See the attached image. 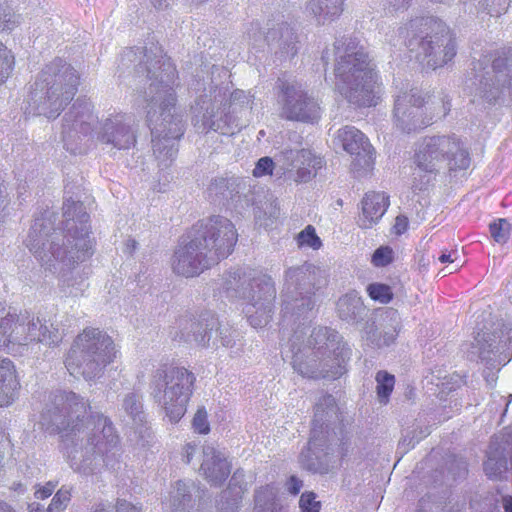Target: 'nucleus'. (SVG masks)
<instances>
[{"mask_svg": "<svg viewBox=\"0 0 512 512\" xmlns=\"http://www.w3.org/2000/svg\"><path fill=\"white\" fill-rule=\"evenodd\" d=\"M327 285L324 270L311 263L288 268L284 273L281 291V317L285 327L299 323L289 340L294 370L303 377L311 379H336L345 372L348 349L341 341V336L328 327L314 328L304 341L305 327H301L311 317L316 306V293Z\"/></svg>", "mask_w": 512, "mask_h": 512, "instance_id": "1", "label": "nucleus"}, {"mask_svg": "<svg viewBox=\"0 0 512 512\" xmlns=\"http://www.w3.org/2000/svg\"><path fill=\"white\" fill-rule=\"evenodd\" d=\"M84 397L72 391L55 394L40 417L41 426L59 434L67 462L74 472L90 476L119 463V436L107 417L91 413Z\"/></svg>", "mask_w": 512, "mask_h": 512, "instance_id": "2", "label": "nucleus"}, {"mask_svg": "<svg viewBox=\"0 0 512 512\" xmlns=\"http://www.w3.org/2000/svg\"><path fill=\"white\" fill-rule=\"evenodd\" d=\"M142 54L146 61H140L139 67L147 71V77L152 81L145 93L147 122L151 129L153 154L159 170L164 172L176 158V140L184 134L183 113L176 105L174 90L177 71L169 58L161 56L152 60L140 49H126L121 61L132 62L141 59Z\"/></svg>", "mask_w": 512, "mask_h": 512, "instance_id": "3", "label": "nucleus"}, {"mask_svg": "<svg viewBox=\"0 0 512 512\" xmlns=\"http://www.w3.org/2000/svg\"><path fill=\"white\" fill-rule=\"evenodd\" d=\"M54 218L50 211L35 218L25 240L26 247L41 265L54 271L60 265L70 268L90 258L93 245L89 237V214L84 205L71 199L64 202L62 229L54 227Z\"/></svg>", "mask_w": 512, "mask_h": 512, "instance_id": "4", "label": "nucleus"}, {"mask_svg": "<svg viewBox=\"0 0 512 512\" xmlns=\"http://www.w3.org/2000/svg\"><path fill=\"white\" fill-rule=\"evenodd\" d=\"M335 57V88L355 107L376 106L382 94V83L376 65L365 48L353 37L336 39L333 44Z\"/></svg>", "mask_w": 512, "mask_h": 512, "instance_id": "5", "label": "nucleus"}, {"mask_svg": "<svg viewBox=\"0 0 512 512\" xmlns=\"http://www.w3.org/2000/svg\"><path fill=\"white\" fill-rule=\"evenodd\" d=\"M92 133L100 143L118 150H128L136 143L130 116L110 114L99 123L93 113L92 103L86 99H77L64 117L62 139L66 149L76 153V148L72 147L74 137Z\"/></svg>", "mask_w": 512, "mask_h": 512, "instance_id": "6", "label": "nucleus"}, {"mask_svg": "<svg viewBox=\"0 0 512 512\" xmlns=\"http://www.w3.org/2000/svg\"><path fill=\"white\" fill-rule=\"evenodd\" d=\"M252 109V99L243 90H236L228 98L223 88L210 85L198 96L191 107L192 123L200 131L213 130L222 135H233L245 126Z\"/></svg>", "mask_w": 512, "mask_h": 512, "instance_id": "7", "label": "nucleus"}, {"mask_svg": "<svg viewBox=\"0 0 512 512\" xmlns=\"http://www.w3.org/2000/svg\"><path fill=\"white\" fill-rule=\"evenodd\" d=\"M415 168L412 173L413 191H425L443 169L465 170L470 165V156L464 143L456 135L425 137L416 146Z\"/></svg>", "mask_w": 512, "mask_h": 512, "instance_id": "8", "label": "nucleus"}, {"mask_svg": "<svg viewBox=\"0 0 512 512\" xmlns=\"http://www.w3.org/2000/svg\"><path fill=\"white\" fill-rule=\"evenodd\" d=\"M220 286L228 298L247 300L243 312L252 327L269 323L276 297L270 276L253 269L232 268L223 274Z\"/></svg>", "mask_w": 512, "mask_h": 512, "instance_id": "9", "label": "nucleus"}, {"mask_svg": "<svg viewBox=\"0 0 512 512\" xmlns=\"http://www.w3.org/2000/svg\"><path fill=\"white\" fill-rule=\"evenodd\" d=\"M78 72L63 59L56 58L39 74L29 98V114L56 118L74 98Z\"/></svg>", "mask_w": 512, "mask_h": 512, "instance_id": "10", "label": "nucleus"}, {"mask_svg": "<svg viewBox=\"0 0 512 512\" xmlns=\"http://www.w3.org/2000/svg\"><path fill=\"white\" fill-rule=\"evenodd\" d=\"M117 353L113 339L105 331L88 327L74 339L65 359V367L74 377L95 380L114 362Z\"/></svg>", "mask_w": 512, "mask_h": 512, "instance_id": "11", "label": "nucleus"}, {"mask_svg": "<svg viewBox=\"0 0 512 512\" xmlns=\"http://www.w3.org/2000/svg\"><path fill=\"white\" fill-rule=\"evenodd\" d=\"M64 336V330L54 323L43 324L38 316L29 312L17 314L10 308H0V350L17 354L28 345L37 341L47 345H58Z\"/></svg>", "mask_w": 512, "mask_h": 512, "instance_id": "12", "label": "nucleus"}, {"mask_svg": "<svg viewBox=\"0 0 512 512\" xmlns=\"http://www.w3.org/2000/svg\"><path fill=\"white\" fill-rule=\"evenodd\" d=\"M338 408L332 395L322 396L315 406L311 436L307 449L299 456L302 467L310 472L328 474L337 466L330 445V424L338 419Z\"/></svg>", "mask_w": 512, "mask_h": 512, "instance_id": "13", "label": "nucleus"}, {"mask_svg": "<svg viewBox=\"0 0 512 512\" xmlns=\"http://www.w3.org/2000/svg\"><path fill=\"white\" fill-rule=\"evenodd\" d=\"M464 87L472 102L494 103L512 88V52H502L491 64L487 56L473 62Z\"/></svg>", "mask_w": 512, "mask_h": 512, "instance_id": "14", "label": "nucleus"}, {"mask_svg": "<svg viewBox=\"0 0 512 512\" xmlns=\"http://www.w3.org/2000/svg\"><path fill=\"white\" fill-rule=\"evenodd\" d=\"M195 376L184 367L161 366L152 375L151 395L172 423L186 413L193 393Z\"/></svg>", "mask_w": 512, "mask_h": 512, "instance_id": "15", "label": "nucleus"}, {"mask_svg": "<svg viewBox=\"0 0 512 512\" xmlns=\"http://www.w3.org/2000/svg\"><path fill=\"white\" fill-rule=\"evenodd\" d=\"M410 27H423L430 31L425 36L413 35L407 44L411 51H416L418 61L427 67H441L456 55L455 40L444 23L432 18H421L411 21Z\"/></svg>", "mask_w": 512, "mask_h": 512, "instance_id": "16", "label": "nucleus"}, {"mask_svg": "<svg viewBox=\"0 0 512 512\" xmlns=\"http://www.w3.org/2000/svg\"><path fill=\"white\" fill-rule=\"evenodd\" d=\"M322 165V158L315 156L310 150L285 149L276 157V162L268 156L260 158L252 174L256 178L271 176L278 167L281 175L290 174L289 177L295 182L306 183L315 176L316 170Z\"/></svg>", "mask_w": 512, "mask_h": 512, "instance_id": "17", "label": "nucleus"}, {"mask_svg": "<svg viewBox=\"0 0 512 512\" xmlns=\"http://www.w3.org/2000/svg\"><path fill=\"white\" fill-rule=\"evenodd\" d=\"M190 234L216 264L232 253L238 239L234 224L223 216L198 221Z\"/></svg>", "mask_w": 512, "mask_h": 512, "instance_id": "18", "label": "nucleus"}, {"mask_svg": "<svg viewBox=\"0 0 512 512\" xmlns=\"http://www.w3.org/2000/svg\"><path fill=\"white\" fill-rule=\"evenodd\" d=\"M277 104L281 118L289 121L314 123L320 118L318 101L296 81L279 79Z\"/></svg>", "mask_w": 512, "mask_h": 512, "instance_id": "19", "label": "nucleus"}, {"mask_svg": "<svg viewBox=\"0 0 512 512\" xmlns=\"http://www.w3.org/2000/svg\"><path fill=\"white\" fill-rule=\"evenodd\" d=\"M247 37L254 47L267 44L279 59L292 58L298 51L297 36L283 16L268 20L264 30L259 23H251Z\"/></svg>", "mask_w": 512, "mask_h": 512, "instance_id": "20", "label": "nucleus"}, {"mask_svg": "<svg viewBox=\"0 0 512 512\" xmlns=\"http://www.w3.org/2000/svg\"><path fill=\"white\" fill-rule=\"evenodd\" d=\"M424 98L417 88L400 90L395 96L393 121L395 127L405 133L423 129L432 123L431 116H424Z\"/></svg>", "mask_w": 512, "mask_h": 512, "instance_id": "21", "label": "nucleus"}, {"mask_svg": "<svg viewBox=\"0 0 512 512\" xmlns=\"http://www.w3.org/2000/svg\"><path fill=\"white\" fill-rule=\"evenodd\" d=\"M189 241L179 245L172 257L173 271L184 277H195L216 265L213 259L189 234Z\"/></svg>", "mask_w": 512, "mask_h": 512, "instance_id": "22", "label": "nucleus"}, {"mask_svg": "<svg viewBox=\"0 0 512 512\" xmlns=\"http://www.w3.org/2000/svg\"><path fill=\"white\" fill-rule=\"evenodd\" d=\"M336 141L355 159L353 169L369 171L373 165V149L368 138L354 126H345L337 131Z\"/></svg>", "mask_w": 512, "mask_h": 512, "instance_id": "23", "label": "nucleus"}, {"mask_svg": "<svg viewBox=\"0 0 512 512\" xmlns=\"http://www.w3.org/2000/svg\"><path fill=\"white\" fill-rule=\"evenodd\" d=\"M512 465V435L500 433L495 435L487 451L484 471L491 479H502L508 471V460Z\"/></svg>", "mask_w": 512, "mask_h": 512, "instance_id": "24", "label": "nucleus"}, {"mask_svg": "<svg viewBox=\"0 0 512 512\" xmlns=\"http://www.w3.org/2000/svg\"><path fill=\"white\" fill-rule=\"evenodd\" d=\"M496 326L491 335L478 332L475 337L474 348L477 349L479 357L487 363L492 360L490 354H503L504 348L512 343V322H498Z\"/></svg>", "mask_w": 512, "mask_h": 512, "instance_id": "25", "label": "nucleus"}, {"mask_svg": "<svg viewBox=\"0 0 512 512\" xmlns=\"http://www.w3.org/2000/svg\"><path fill=\"white\" fill-rule=\"evenodd\" d=\"M400 320L396 310H387L379 325H376L375 322L366 324L362 332V338L377 347L389 346L395 341L399 333Z\"/></svg>", "mask_w": 512, "mask_h": 512, "instance_id": "26", "label": "nucleus"}, {"mask_svg": "<svg viewBox=\"0 0 512 512\" xmlns=\"http://www.w3.org/2000/svg\"><path fill=\"white\" fill-rule=\"evenodd\" d=\"M215 325L216 321L214 318H211L205 324L200 321L181 318L177 322V327H174L170 334L175 341L195 342L198 346L208 347L210 346L212 331Z\"/></svg>", "mask_w": 512, "mask_h": 512, "instance_id": "27", "label": "nucleus"}, {"mask_svg": "<svg viewBox=\"0 0 512 512\" xmlns=\"http://www.w3.org/2000/svg\"><path fill=\"white\" fill-rule=\"evenodd\" d=\"M230 470V463L223 452L212 445L203 447V461L200 472L210 484L221 485L228 478Z\"/></svg>", "mask_w": 512, "mask_h": 512, "instance_id": "28", "label": "nucleus"}, {"mask_svg": "<svg viewBox=\"0 0 512 512\" xmlns=\"http://www.w3.org/2000/svg\"><path fill=\"white\" fill-rule=\"evenodd\" d=\"M389 207V197L384 192H368L361 201L362 212L357 224L361 229L376 225Z\"/></svg>", "mask_w": 512, "mask_h": 512, "instance_id": "29", "label": "nucleus"}, {"mask_svg": "<svg viewBox=\"0 0 512 512\" xmlns=\"http://www.w3.org/2000/svg\"><path fill=\"white\" fill-rule=\"evenodd\" d=\"M19 382L16 378L13 362L8 359L0 360V407L8 406L15 398Z\"/></svg>", "mask_w": 512, "mask_h": 512, "instance_id": "30", "label": "nucleus"}, {"mask_svg": "<svg viewBox=\"0 0 512 512\" xmlns=\"http://www.w3.org/2000/svg\"><path fill=\"white\" fill-rule=\"evenodd\" d=\"M345 0H308L306 10L312 14L318 23L331 22L343 12Z\"/></svg>", "mask_w": 512, "mask_h": 512, "instance_id": "31", "label": "nucleus"}, {"mask_svg": "<svg viewBox=\"0 0 512 512\" xmlns=\"http://www.w3.org/2000/svg\"><path fill=\"white\" fill-rule=\"evenodd\" d=\"M337 312L342 320L348 323H356L363 319L366 308L358 293L350 292L338 300Z\"/></svg>", "mask_w": 512, "mask_h": 512, "instance_id": "32", "label": "nucleus"}, {"mask_svg": "<svg viewBox=\"0 0 512 512\" xmlns=\"http://www.w3.org/2000/svg\"><path fill=\"white\" fill-rule=\"evenodd\" d=\"M192 484L178 481L164 502L166 512H190Z\"/></svg>", "mask_w": 512, "mask_h": 512, "instance_id": "33", "label": "nucleus"}, {"mask_svg": "<svg viewBox=\"0 0 512 512\" xmlns=\"http://www.w3.org/2000/svg\"><path fill=\"white\" fill-rule=\"evenodd\" d=\"M241 477L242 474L239 471L233 474L228 489L222 492L218 508L219 512H237L239 501L246 490L240 484Z\"/></svg>", "mask_w": 512, "mask_h": 512, "instance_id": "34", "label": "nucleus"}, {"mask_svg": "<svg viewBox=\"0 0 512 512\" xmlns=\"http://www.w3.org/2000/svg\"><path fill=\"white\" fill-rule=\"evenodd\" d=\"M59 287L62 296L77 298L83 295L87 285L79 271H69L62 274Z\"/></svg>", "mask_w": 512, "mask_h": 512, "instance_id": "35", "label": "nucleus"}, {"mask_svg": "<svg viewBox=\"0 0 512 512\" xmlns=\"http://www.w3.org/2000/svg\"><path fill=\"white\" fill-rule=\"evenodd\" d=\"M122 409L137 426L142 425L146 419L143 411L142 398L134 392L126 394L122 400Z\"/></svg>", "mask_w": 512, "mask_h": 512, "instance_id": "36", "label": "nucleus"}, {"mask_svg": "<svg viewBox=\"0 0 512 512\" xmlns=\"http://www.w3.org/2000/svg\"><path fill=\"white\" fill-rule=\"evenodd\" d=\"M214 320L216 321V325L212 331L210 345L216 347L221 345L227 348L233 347L235 344L236 331L229 326L220 325L217 319L214 318Z\"/></svg>", "mask_w": 512, "mask_h": 512, "instance_id": "37", "label": "nucleus"}, {"mask_svg": "<svg viewBox=\"0 0 512 512\" xmlns=\"http://www.w3.org/2000/svg\"><path fill=\"white\" fill-rule=\"evenodd\" d=\"M377 397L382 404L389 401V397L394 389V375L386 371H378L375 376Z\"/></svg>", "mask_w": 512, "mask_h": 512, "instance_id": "38", "label": "nucleus"}, {"mask_svg": "<svg viewBox=\"0 0 512 512\" xmlns=\"http://www.w3.org/2000/svg\"><path fill=\"white\" fill-rule=\"evenodd\" d=\"M511 223L505 218H499L489 224L491 237L498 244H505L510 238Z\"/></svg>", "mask_w": 512, "mask_h": 512, "instance_id": "39", "label": "nucleus"}, {"mask_svg": "<svg viewBox=\"0 0 512 512\" xmlns=\"http://www.w3.org/2000/svg\"><path fill=\"white\" fill-rule=\"evenodd\" d=\"M14 67L15 56L13 52L0 42V84L10 77Z\"/></svg>", "mask_w": 512, "mask_h": 512, "instance_id": "40", "label": "nucleus"}, {"mask_svg": "<svg viewBox=\"0 0 512 512\" xmlns=\"http://www.w3.org/2000/svg\"><path fill=\"white\" fill-rule=\"evenodd\" d=\"M297 245L300 248H311L318 250L322 246L321 239L317 236L316 230L312 225H308L296 237Z\"/></svg>", "mask_w": 512, "mask_h": 512, "instance_id": "41", "label": "nucleus"}, {"mask_svg": "<svg viewBox=\"0 0 512 512\" xmlns=\"http://www.w3.org/2000/svg\"><path fill=\"white\" fill-rule=\"evenodd\" d=\"M71 500V488L67 486H62L53 496L49 506L47 507V512H61L70 503Z\"/></svg>", "mask_w": 512, "mask_h": 512, "instance_id": "42", "label": "nucleus"}, {"mask_svg": "<svg viewBox=\"0 0 512 512\" xmlns=\"http://www.w3.org/2000/svg\"><path fill=\"white\" fill-rule=\"evenodd\" d=\"M367 293L371 299L382 304L389 303L393 298L390 286L383 283H372L367 286Z\"/></svg>", "mask_w": 512, "mask_h": 512, "instance_id": "43", "label": "nucleus"}, {"mask_svg": "<svg viewBox=\"0 0 512 512\" xmlns=\"http://www.w3.org/2000/svg\"><path fill=\"white\" fill-rule=\"evenodd\" d=\"M91 512H141V507L134 505L125 499H117L115 505L106 506L101 503L96 505Z\"/></svg>", "mask_w": 512, "mask_h": 512, "instance_id": "44", "label": "nucleus"}, {"mask_svg": "<svg viewBox=\"0 0 512 512\" xmlns=\"http://www.w3.org/2000/svg\"><path fill=\"white\" fill-rule=\"evenodd\" d=\"M255 512H274L273 493L268 488H262L255 494Z\"/></svg>", "mask_w": 512, "mask_h": 512, "instance_id": "45", "label": "nucleus"}, {"mask_svg": "<svg viewBox=\"0 0 512 512\" xmlns=\"http://www.w3.org/2000/svg\"><path fill=\"white\" fill-rule=\"evenodd\" d=\"M317 496L314 492H304L299 500L301 512H319L321 502L316 500Z\"/></svg>", "mask_w": 512, "mask_h": 512, "instance_id": "46", "label": "nucleus"}, {"mask_svg": "<svg viewBox=\"0 0 512 512\" xmlns=\"http://www.w3.org/2000/svg\"><path fill=\"white\" fill-rule=\"evenodd\" d=\"M393 251L388 246H382L375 250L372 255V263L376 267H384L391 263Z\"/></svg>", "mask_w": 512, "mask_h": 512, "instance_id": "47", "label": "nucleus"}, {"mask_svg": "<svg viewBox=\"0 0 512 512\" xmlns=\"http://www.w3.org/2000/svg\"><path fill=\"white\" fill-rule=\"evenodd\" d=\"M192 427L194 431L199 434H207L210 431V426L207 419V411L204 407L199 408L195 413L192 421Z\"/></svg>", "mask_w": 512, "mask_h": 512, "instance_id": "48", "label": "nucleus"}, {"mask_svg": "<svg viewBox=\"0 0 512 512\" xmlns=\"http://www.w3.org/2000/svg\"><path fill=\"white\" fill-rule=\"evenodd\" d=\"M56 486H57L56 482H52V481L47 482L45 485L40 486L35 491V497L37 499H42V500L50 497L53 494Z\"/></svg>", "mask_w": 512, "mask_h": 512, "instance_id": "49", "label": "nucleus"}, {"mask_svg": "<svg viewBox=\"0 0 512 512\" xmlns=\"http://www.w3.org/2000/svg\"><path fill=\"white\" fill-rule=\"evenodd\" d=\"M303 487V481L292 475L286 482V489L292 495H297Z\"/></svg>", "mask_w": 512, "mask_h": 512, "instance_id": "50", "label": "nucleus"}, {"mask_svg": "<svg viewBox=\"0 0 512 512\" xmlns=\"http://www.w3.org/2000/svg\"><path fill=\"white\" fill-rule=\"evenodd\" d=\"M18 19L19 17L14 14H5L3 23L0 24V31L12 30L19 23Z\"/></svg>", "mask_w": 512, "mask_h": 512, "instance_id": "51", "label": "nucleus"}, {"mask_svg": "<svg viewBox=\"0 0 512 512\" xmlns=\"http://www.w3.org/2000/svg\"><path fill=\"white\" fill-rule=\"evenodd\" d=\"M408 228V218L403 215H399L395 219V224L393 226L394 232L398 235L404 233Z\"/></svg>", "mask_w": 512, "mask_h": 512, "instance_id": "52", "label": "nucleus"}, {"mask_svg": "<svg viewBox=\"0 0 512 512\" xmlns=\"http://www.w3.org/2000/svg\"><path fill=\"white\" fill-rule=\"evenodd\" d=\"M197 450V446L194 443H187L183 448V458L186 463H190L193 459Z\"/></svg>", "mask_w": 512, "mask_h": 512, "instance_id": "53", "label": "nucleus"}, {"mask_svg": "<svg viewBox=\"0 0 512 512\" xmlns=\"http://www.w3.org/2000/svg\"><path fill=\"white\" fill-rule=\"evenodd\" d=\"M8 204V188L7 185L0 181V213Z\"/></svg>", "mask_w": 512, "mask_h": 512, "instance_id": "54", "label": "nucleus"}, {"mask_svg": "<svg viewBox=\"0 0 512 512\" xmlns=\"http://www.w3.org/2000/svg\"><path fill=\"white\" fill-rule=\"evenodd\" d=\"M457 259H458L457 252L443 251L441 253V255L439 256V261L441 263H454L455 261H457Z\"/></svg>", "mask_w": 512, "mask_h": 512, "instance_id": "55", "label": "nucleus"}, {"mask_svg": "<svg viewBox=\"0 0 512 512\" xmlns=\"http://www.w3.org/2000/svg\"><path fill=\"white\" fill-rule=\"evenodd\" d=\"M389 5L394 9V10H399L401 8H404L406 6V4L409 2V0H387Z\"/></svg>", "mask_w": 512, "mask_h": 512, "instance_id": "56", "label": "nucleus"}, {"mask_svg": "<svg viewBox=\"0 0 512 512\" xmlns=\"http://www.w3.org/2000/svg\"><path fill=\"white\" fill-rule=\"evenodd\" d=\"M28 512H47L43 505L37 502H33L28 505Z\"/></svg>", "mask_w": 512, "mask_h": 512, "instance_id": "57", "label": "nucleus"}, {"mask_svg": "<svg viewBox=\"0 0 512 512\" xmlns=\"http://www.w3.org/2000/svg\"><path fill=\"white\" fill-rule=\"evenodd\" d=\"M151 4L156 9H164L168 6V0H150Z\"/></svg>", "mask_w": 512, "mask_h": 512, "instance_id": "58", "label": "nucleus"}, {"mask_svg": "<svg viewBox=\"0 0 512 512\" xmlns=\"http://www.w3.org/2000/svg\"><path fill=\"white\" fill-rule=\"evenodd\" d=\"M503 506H504V512H512V497L511 496H505L503 498Z\"/></svg>", "mask_w": 512, "mask_h": 512, "instance_id": "59", "label": "nucleus"}, {"mask_svg": "<svg viewBox=\"0 0 512 512\" xmlns=\"http://www.w3.org/2000/svg\"><path fill=\"white\" fill-rule=\"evenodd\" d=\"M163 180H164V183H163V184H161V183H159V184H158V188H157V190H158L159 192H164V191L166 190V188H165V187H166V185L170 182V177H169V175H168V174H166V173H164V174H163Z\"/></svg>", "mask_w": 512, "mask_h": 512, "instance_id": "60", "label": "nucleus"}, {"mask_svg": "<svg viewBox=\"0 0 512 512\" xmlns=\"http://www.w3.org/2000/svg\"><path fill=\"white\" fill-rule=\"evenodd\" d=\"M459 472L457 473V476L461 477L466 474L467 472V466L464 461H460L458 463Z\"/></svg>", "mask_w": 512, "mask_h": 512, "instance_id": "61", "label": "nucleus"}, {"mask_svg": "<svg viewBox=\"0 0 512 512\" xmlns=\"http://www.w3.org/2000/svg\"><path fill=\"white\" fill-rule=\"evenodd\" d=\"M0 512H15L10 505L0 501Z\"/></svg>", "mask_w": 512, "mask_h": 512, "instance_id": "62", "label": "nucleus"}, {"mask_svg": "<svg viewBox=\"0 0 512 512\" xmlns=\"http://www.w3.org/2000/svg\"><path fill=\"white\" fill-rule=\"evenodd\" d=\"M451 105L449 101H442V116H445L450 110Z\"/></svg>", "mask_w": 512, "mask_h": 512, "instance_id": "63", "label": "nucleus"}, {"mask_svg": "<svg viewBox=\"0 0 512 512\" xmlns=\"http://www.w3.org/2000/svg\"><path fill=\"white\" fill-rule=\"evenodd\" d=\"M16 491H19L21 493H23L25 491V488L23 487L22 484H18L15 488H14Z\"/></svg>", "mask_w": 512, "mask_h": 512, "instance_id": "64", "label": "nucleus"}]
</instances>
